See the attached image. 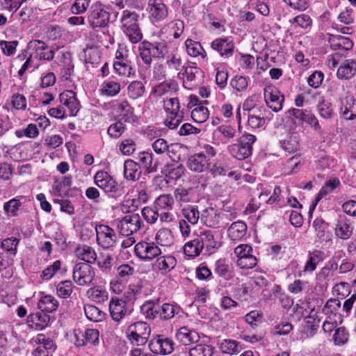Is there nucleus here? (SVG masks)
Instances as JSON below:
<instances>
[{
    "mask_svg": "<svg viewBox=\"0 0 356 356\" xmlns=\"http://www.w3.org/2000/svg\"><path fill=\"white\" fill-rule=\"evenodd\" d=\"M325 254L323 251L315 250L309 253V259L307 261L305 267V272H313L316 268V265L323 260Z\"/></svg>",
    "mask_w": 356,
    "mask_h": 356,
    "instance_id": "obj_32",
    "label": "nucleus"
},
{
    "mask_svg": "<svg viewBox=\"0 0 356 356\" xmlns=\"http://www.w3.org/2000/svg\"><path fill=\"white\" fill-rule=\"evenodd\" d=\"M126 302L118 298H112L109 303L111 316L115 321H120L127 314Z\"/></svg>",
    "mask_w": 356,
    "mask_h": 356,
    "instance_id": "obj_21",
    "label": "nucleus"
},
{
    "mask_svg": "<svg viewBox=\"0 0 356 356\" xmlns=\"http://www.w3.org/2000/svg\"><path fill=\"white\" fill-rule=\"evenodd\" d=\"M125 127L121 121L111 124L108 128V134L114 138H119L124 131Z\"/></svg>",
    "mask_w": 356,
    "mask_h": 356,
    "instance_id": "obj_64",
    "label": "nucleus"
},
{
    "mask_svg": "<svg viewBox=\"0 0 356 356\" xmlns=\"http://www.w3.org/2000/svg\"><path fill=\"white\" fill-rule=\"evenodd\" d=\"M220 349L223 353L234 355L241 350V346L235 340L225 339L220 343Z\"/></svg>",
    "mask_w": 356,
    "mask_h": 356,
    "instance_id": "obj_44",
    "label": "nucleus"
},
{
    "mask_svg": "<svg viewBox=\"0 0 356 356\" xmlns=\"http://www.w3.org/2000/svg\"><path fill=\"white\" fill-rule=\"evenodd\" d=\"M256 140L254 135L245 133L239 138L238 143L228 147V152L236 159L244 160L252 154V145Z\"/></svg>",
    "mask_w": 356,
    "mask_h": 356,
    "instance_id": "obj_3",
    "label": "nucleus"
},
{
    "mask_svg": "<svg viewBox=\"0 0 356 356\" xmlns=\"http://www.w3.org/2000/svg\"><path fill=\"white\" fill-rule=\"evenodd\" d=\"M220 213L218 209L209 207L201 212L200 222L209 227H218L220 222Z\"/></svg>",
    "mask_w": 356,
    "mask_h": 356,
    "instance_id": "obj_18",
    "label": "nucleus"
},
{
    "mask_svg": "<svg viewBox=\"0 0 356 356\" xmlns=\"http://www.w3.org/2000/svg\"><path fill=\"white\" fill-rule=\"evenodd\" d=\"M189 356H212L213 348L205 343H200L191 348L188 352Z\"/></svg>",
    "mask_w": 356,
    "mask_h": 356,
    "instance_id": "obj_47",
    "label": "nucleus"
},
{
    "mask_svg": "<svg viewBox=\"0 0 356 356\" xmlns=\"http://www.w3.org/2000/svg\"><path fill=\"white\" fill-rule=\"evenodd\" d=\"M207 103V101H204L192 110L191 118L195 122L203 123L209 118V110L204 106Z\"/></svg>",
    "mask_w": 356,
    "mask_h": 356,
    "instance_id": "obj_35",
    "label": "nucleus"
},
{
    "mask_svg": "<svg viewBox=\"0 0 356 356\" xmlns=\"http://www.w3.org/2000/svg\"><path fill=\"white\" fill-rule=\"evenodd\" d=\"M356 73V61L346 60L337 70V77L340 79H349Z\"/></svg>",
    "mask_w": 356,
    "mask_h": 356,
    "instance_id": "obj_29",
    "label": "nucleus"
},
{
    "mask_svg": "<svg viewBox=\"0 0 356 356\" xmlns=\"http://www.w3.org/2000/svg\"><path fill=\"white\" fill-rule=\"evenodd\" d=\"M230 85L238 92H242L246 90L248 81L245 76H236L230 81Z\"/></svg>",
    "mask_w": 356,
    "mask_h": 356,
    "instance_id": "obj_62",
    "label": "nucleus"
},
{
    "mask_svg": "<svg viewBox=\"0 0 356 356\" xmlns=\"http://www.w3.org/2000/svg\"><path fill=\"white\" fill-rule=\"evenodd\" d=\"M193 191L192 188H178L174 192V196L177 202L179 203H187L193 200Z\"/></svg>",
    "mask_w": 356,
    "mask_h": 356,
    "instance_id": "obj_42",
    "label": "nucleus"
},
{
    "mask_svg": "<svg viewBox=\"0 0 356 356\" xmlns=\"http://www.w3.org/2000/svg\"><path fill=\"white\" fill-rule=\"evenodd\" d=\"M180 307L177 305H172L170 303H164L161 307V314L162 320H169L173 318L175 314H178Z\"/></svg>",
    "mask_w": 356,
    "mask_h": 356,
    "instance_id": "obj_51",
    "label": "nucleus"
},
{
    "mask_svg": "<svg viewBox=\"0 0 356 356\" xmlns=\"http://www.w3.org/2000/svg\"><path fill=\"white\" fill-rule=\"evenodd\" d=\"M163 108L166 113L165 124L170 129H176L184 118V112L180 110L178 98H166L163 101Z\"/></svg>",
    "mask_w": 356,
    "mask_h": 356,
    "instance_id": "obj_2",
    "label": "nucleus"
},
{
    "mask_svg": "<svg viewBox=\"0 0 356 356\" xmlns=\"http://www.w3.org/2000/svg\"><path fill=\"white\" fill-rule=\"evenodd\" d=\"M60 102L67 106L72 116L76 115L80 109V103L76 97V94L72 90H66L60 93Z\"/></svg>",
    "mask_w": 356,
    "mask_h": 356,
    "instance_id": "obj_19",
    "label": "nucleus"
},
{
    "mask_svg": "<svg viewBox=\"0 0 356 356\" xmlns=\"http://www.w3.org/2000/svg\"><path fill=\"white\" fill-rule=\"evenodd\" d=\"M138 50L143 63L149 65L152 62V58H155L152 51L150 42L147 41L142 42L138 46Z\"/></svg>",
    "mask_w": 356,
    "mask_h": 356,
    "instance_id": "obj_45",
    "label": "nucleus"
},
{
    "mask_svg": "<svg viewBox=\"0 0 356 356\" xmlns=\"http://www.w3.org/2000/svg\"><path fill=\"white\" fill-rule=\"evenodd\" d=\"M349 337V334L344 327H340L335 330L333 339L335 345L341 346L345 344Z\"/></svg>",
    "mask_w": 356,
    "mask_h": 356,
    "instance_id": "obj_59",
    "label": "nucleus"
},
{
    "mask_svg": "<svg viewBox=\"0 0 356 356\" xmlns=\"http://www.w3.org/2000/svg\"><path fill=\"white\" fill-rule=\"evenodd\" d=\"M148 7L149 17L153 22H159L168 17L167 6L162 0H149Z\"/></svg>",
    "mask_w": 356,
    "mask_h": 356,
    "instance_id": "obj_14",
    "label": "nucleus"
},
{
    "mask_svg": "<svg viewBox=\"0 0 356 356\" xmlns=\"http://www.w3.org/2000/svg\"><path fill=\"white\" fill-rule=\"evenodd\" d=\"M264 98L267 105L273 111L278 112L282 109L284 96H280V91L275 87H266L264 88Z\"/></svg>",
    "mask_w": 356,
    "mask_h": 356,
    "instance_id": "obj_13",
    "label": "nucleus"
},
{
    "mask_svg": "<svg viewBox=\"0 0 356 356\" xmlns=\"http://www.w3.org/2000/svg\"><path fill=\"white\" fill-rule=\"evenodd\" d=\"M340 184V181L337 179H331L328 181L320 190L318 193L316 200L312 203L309 207V213L311 216L314 210L315 209L318 202L326 195L334 191Z\"/></svg>",
    "mask_w": 356,
    "mask_h": 356,
    "instance_id": "obj_27",
    "label": "nucleus"
},
{
    "mask_svg": "<svg viewBox=\"0 0 356 356\" xmlns=\"http://www.w3.org/2000/svg\"><path fill=\"white\" fill-rule=\"evenodd\" d=\"M58 305V301L54 296L45 295L41 297L38 303V307L42 312L51 313L56 310Z\"/></svg>",
    "mask_w": 356,
    "mask_h": 356,
    "instance_id": "obj_31",
    "label": "nucleus"
},
{
    "mask_svg": "<svg viewBox=\"0 0 356 356\" xmlns=\"http://www.w3.org/2000/svg\"><path fill=\"white\" fill-rule=\"evenodd\" d=\"M161 172L165 177L172 180H177L184 174L185 168L181 164L175 165L173 163H168L161 168Z\"/></svg>",
    "mask_w": 356,
    "mask_h": 356,
    "instance_id": "obj_26",
    "label": "nucleus"
},
{
    "mask_svg": "<svg viewBox=\"0 0 356 356\" xmlns=\"http://www.w3.org/2000/svg\"><path fill=\"white\" fill-rule=\"evenodd\" d=\"M247 230L245 223L242 221L233 222L228 228V236L232 240H238L245 236Z\"/></svg>",
    "mask_w": 356,
    "mask_h": 356,
    "instance_id": "obj_34",
    "label": "nucleus"
},
{
    "mask_svg": "<svg viewBox=\"0 0 356 356\" xmlns=\"http://www.w3.org/2000/svg\"><path fill=\"white\" fill-rule=\"evenodd\" d=\"M134 252L140 259L147 261L159 256L161 250L154 243L141 241L134 247Z\"/></svg>",
    "mask_w": 356,
    "mask_h": 356,
    "instance_id": "obj_11",
    "label": "nucleus"
},
{
    "mask_svg": "<svg viewBox=\"0 0 356 356\" xmlns=\"http://www.w3.org/2000/svg\"><path fill=\"white\" fill-rule=\"evenodd\" d=\"M166 65L169 70L175 72H178L184 67L181 57L174 54H170L166 57Z\"/></svg>",
    "mask_w": 356,
    "mask_h": 356,
    "instance_id": "obj_57",
    "label": "nucleus"
},
{
    "mask_svg": "<svg viewBox=\"0 0 356 356\" xmlns=\"http://www.w3.org/2000/svg\"><path fill=\"white\" fill-rule=\"evenodd\" d=\"M182 214L187 222L192 225H195L200 220L201 213L195 206H188L183 209Z\"/></svg>",
    "mask_w": 356,
    "mask_h": 356,
    "instance_id": "obj_49",
    "label": "nucleus"
},
{
    "mask_svg": "<svg viewBox=\"0 0 356 356\" xmlns=\"http://www.w3.org/2000/svg\"><path fill=\"white\" fill-rule=\"evenodd\" d=\"M333 41L334 43L332 44V46H334L335 49L348 50L353 46V42L349 38L341 35L336 36Z\"/></svg>",
    "mask_w": 356,
    "mask_h": 356,
    "instance_id": "obj_63",
    "label": "nucleus"
},
{
    "mask_svg": "<svg viewBox=\"0 0 356 356\" xmlns=\"http://www.w3.org/2000/svg\"><path fill=\"white\" fill-rule=\"evenodd\" d=\"M179 89L178 83L172 79H169L161 83L156 88V92L160 95L173 94Z\"/></svg>",
    "mask_w": 356,
    "mask_h": 356,
    "instance_id": "obj_40",
    "label": "nucleus"
},
{
    "mask_svg": "<svg viewBox=\"0 0 356 356\" xmlns=\"http://www.w3.org/2000/svg\"><path fill=\"white\" fill-rule=\"evenodd\" d=\"M139 15L134 11L124 10L120 19L121 29L132 43H138L143 38L139 27Z\"/></svg>",
    "mask_w": 356,
    "mask_h": 356,
    "instance_id": "obj_1",
    "label": "nucleus"
},
{
    "mask_svg": "<svg viewBox=\"0 0 356 356\" xmlns=\"http://www.w3.org/2000/svg\"><path fill=\"white\" fill-rule=\"evenodd\" d=\"M71 184V177H64L61 180H56L54 181L53 189L56 195L61 196L63 193H66Z\"/></svg>",
    "mask_w": 356,
    "mask_h": 356,
    "instance_id": "obj_52",
    "label": "nucleus"
},
{
    "mask_svg": "<svg viewBox=\"0 0 356 356\" xmlns=\"http://www.w3.org/2000/svg\"><path fill=\"white\" fill-rule=\"evenodd\" d=\"M84 312L87 318L91 321L100 322L105 318V313L92 305H86Z\"/></svg>",
    "mask_w": 356,
    "mask_h": 356,
    "instance_id": "obj_36",
    "label": "nucleus"
},
{
    "mask_svg": "<svg viewBox=\"0 0 356 356\" xmlns=\"http://www.w3.org/2000/svg\"><path fill=\"white\" fill-rule=\"evenodd\" d=\"M174 198L169 194H163L159 196L155 200V207L159 211L172 209Z\"/></svg>",
    "mask_w": 356,
    "mask_h": 356,
    "instance_id": "obj_38",
    "label": "nucleus"
},
{
    "mask_svg": "<svg viewBox=\"0 0 356 356\" xmlns=\"http://www.w3.org/2000/svg\"><path fill=\"white\" fill-rule=\"evenodd\" d=\"M113 68L118 74L127 76H130L135 72L131 63L124 58H122L121 60L114 62Z\"/></svg>",
    "mask_w": 356,
    "mask_h": 356,
    "instance_id": "obj_37",
    "label": "nucleus"
},
{
    "mask_svg": "<svg viewBox=\"0 0 356 356\" xmlns=\"http://www.w3.org/2000/svg\"><path fill=\"white\" fill-rule=\"evenodd\" d=\"M340 111L346 120H353L356 117V102L353 97L346 96L341 99Z\"/></svg>",
    "mask_w": 356,
    "mask_h": 356,
    "instance_id": "obj_22",
    "label": "nucleus"
},
{
    "mask_svg": "<svg viewBox=\"0 0 356 356\" xmlns=\"http://www.w3.org/2000/svg\"><path fill=\"white\" fill-rule=\"evenodd\" d=\"M120 110L122 120L129 123H134L136 120V116L134 114L133 108L127 101H122L118 106Z\"/></svg>",
    "mask_w": 356,
    "mask_h": 356,
    "instance_id": "obj_41",
    "label": "nucleus"
},
{
    "mask_svg": "<svg viewBox=\"0 0 356 356\" xmlns=\"http://www.w3.org/2000/svg\"><path fill=\"white\" fill-rule=\"evenodd\" d=\"M75 255L88 264H94L97 259V253L95 250L86 245H79L74 250Z\"/></svg>",
    "mask_w": 356,
    "mask_h": 356,
    "instance_id": "obj_25",
    "label": "nucleus"
},
{
    "mask_svg": "<svg viewBox=\"0 0 356 356\" xmlns=\"http://www.w3.org/2000/svg\"><path fill=\"white\" fill-rule=\"evenodd\" d=\"M173 342L168 338L157 337L151 340L149 343L150 350L156 355H168L173 350Z\"/></svg>",
    "mask_w": 356,
    "mask_h": 356,
    "instance_id": "obj_16",
    "label": "nucleus"
},
{
    "mask_svg": "<svg viewBox=\"0 0 356 356\" xmlns=\"http://www.w3.org/2000/svg\"><path fill=\"white\" fill-rule=\"evenodd\" d=\"M44 312L40 311L30 314L28 316V323L35 325L37 330H42L48 325L50 320L49 316Z\"/></svg>",
    "mask_w": 356,
    "mask_h": 356,
    "instance_id": "obj_30",
    "label": "nucleus"
},
{
    "mask_svg": "<svg viewBox=\"0 0 356 356\" xmlns=\"http://www.w3.org/2000/svg\"><path fill=\"white\" fill-rule=\"evenodd\" d=\"M257 264V259L254 255H249L243 259H238L236 265L241 269H252Z\"/></svg>",
    "mask_w": 356,
    "mask_h": 356,
    "instance_id": "obj_61",
    "label": "nucleus"
},
{
    "mask_svg": "<svg viewBox=\"0 0 356 356\" xmlns=\"http://www.w3.org/2000/svg\"><path fill=\"white\" fill-rule=\"evenodd\" d=\"M128 95L133 99L142 97L145 92V86L139 81H132L128 86Z\"/></svg>",
    "mask_w": 356,
    "mask_h": 356,
    "instance_id": "obj_48",
    "label": "nucleus"
},
{
    "mask_svg": "<svg viewBox=\"0 0 356 356\" xmlns=\"http://www.w3.org/2000/svg\"><path fill=\"white\" fill-rule=\"evenodd\" d=\"M73 291V284L70 280L60 282L56 286V293L58 297L67 298L70 296Z\"/></svg>",
    "mask_w": 356,
    "mask_h": 356,
    "instance_id": "obj_50",
    "label": "nucleus"
},
{
    "mask_svg": "<svg viewBox=\"0 0 356 356\" xmlns=\"http://www.w3.org/2000/svg\"><path fill=\"white\" fill-rule=\"evenodd\" d=\"M185 44L187 53L189 56L193 57H196L197 56H202V58L206 57V51L199 42L188 39L185 42Z\"/></svg>",
    "mask_w": 356,
    "mask_h": 356,
    "instance_id": "obj_39",
    "label": "nucleus"
},
{
    "mask_svg": "<svg viewBox=\"0 0 356 356\" xmlns=\"http://www.w3.org/2000/svg\"><path fill=\"white\" fill-rule=\"evenodd\" d=\"M143 225L138 213H128L117 220V227L120 234L130 236L138 232Z\"/></svg>",
    "mask_w": 356,
    "mask_h": 356,
    "instance_id": "obj_6",
    "label": "nucleus"
},
{
    "mask_svg": "<svg viewBox=\"0 0 356 356\" xmlns=\"http://www.w3.org/2000/svg\"><path fill=\"white\" fill-rule=\"evenodd\" d=\"M335 234L337 237L347 240L353 234V227L347 222H339L335 228Z\"/></svg>",
    "mask_w": 356,
    "mask_h": 356,
    "instance_id": "obj_54",
    "label": "nucleus"
},
{
    "mask_svg": "<svg viewBox=\"0 0 356 356\" xmlns=\"http://www.w3.org/2000/svg\"><path fill=\"white\" fill-rule=\"evenodd\" d=\"M301 159L300 155L296 154L290 158L285 164V173L291 175L297 172L300 169Z\"/></svg>",
    "mask_w": 356,
    "mask_h": 356,
    "instance_id": "obj_58",
    "label": "nucleus"
},
{
    "mask_svg": "<svg viewBox=\"0 0 356 356\" xmlns=\"http://www.w3.org/2000/svg\"><path fill=\"white\" fill-rule=\"evenodd\" d=\"M141 169L139 164L131 159H127L124 163V177L127 180L136 181L141 176Z\"/></svg>",
    "mask_w": 356,
    "mask_h": 356,
    "instance_id": "obj_24",
    "label": "nucleus"
},
{
    "mask_svg": "<svg viewBox=\"0 0 356 356\" xmlns=\"http://www.w3.org/2000/svg\"><path fill=\"white\" fill-rule=\"evenodd\" d=\"M291 24L296 27L302 29H307L312 24V19L309 15L306 14H300L289 20Z\"/></svg>",
    "mask_w": 356,
    "mask_h": 356,
    "instance_id": "obj_55",
    "label": "nucleus"
},
{
    "mask_svg": "<svg viewBox=\"0 0 356 356\" xmlns=\"http://www.w3.org/2000/svg\"><path fill=\"white\" fill-rule=\"evenodd\" d=\"M102 91L108 96H115L120 91V85L115 81H105L102 84Z\"/></svg>",
    "mask_w": 356,
    "mask_h": 356,
    "instance_id": "obj_56",
    "label": "nucleus"
},
{
    "mask_svg": "<svg viewBox=\"0 0 356 356\" xmlns=\"http://www.w3.org/2000/svg\"><path fill=\"white\" fill-rule=\"evenodd\" d=\"M177 339L184 346L197 343L200 340L199 333L187 326L181 327L176 333Z\"/></svg>",
    "mask_w": 356,
    "mask_h": 356,
    "instance_id": "obj_20",
    "label": "nucleus"
},
{
    "mask_svg": "<svg viewBox=\"0 0 356 356\" xmlns=\"http://www.w3.org/2000/svg\"><path fill=\"white\" fill-rule=\"evenodd\" d=\"M95 184L106 193L116 197L121 195L122 189L115 180L105 171H98L94 176Z\"/></svg>",
    "mask_w": 356,
    "mask_h": 356,
    "instance_id": "obj_8",
    "label": "nucleus"
},
{
    "mask_svg": "<svg viewBox=\"0 0 356 356\" xmlns=\"http://www.w3.org/2000/svg\"><path fill=\"white\" fill-rule=\"evenodd\" d=\"M188 168L195 172H203L209 169V159L203 153L191 156L187 162Z\"/></svg>",
    "mask_w": 356,
    "mask_h": 356,
    "instance_id": "obj_17",
    "label": "nucleus"
},
{
    "mask_svg": "<svg viewBox=\"0 0 356 356\" xmlns=\"http://www.w3.org/2000/svg\"><path fill=\"white\" fill-rule=\"evenodd\" d=\"M341 307V302L338 299L331 298L326 302L322 311L324 314L328 316L330 318L331 316H334L340 319L341 315L339 312Z\"/></svg>",
    "mask_w": 356,
    "mask_h": 356,
    "instance_id": "obj_33",
    "label": "nucleus"
},
{
    "mask_svg": "<svg viewBox=\"0 0 356 356\" xmlns=\"http://www.w3.org/2000/svg\"><path fill=\"white\" fill-rule=\"evenodd\" d=\"M152 147L156 154H161L167 152L173 161L176 160L172 154H175V148L177 147V144H169L166 140L158 138L152 143Z\"/></svg>",
    "mask_w": 356,
    "mask_h": 356,
    "instance_id": "obj_23",
    "label": "nucleus"
},
{
    "mask_svg": "<svg viewBox=\"0 0 356 356\" xmlns=\"http://www.w3.org/2000/svg\"><path fill=\"white\" fill-rule=\"evenodd\" d=\"M197 236L187 242L184 246L185 254L190 257H196L202 252Z\"/></svg>",
    "mask_w": 356,
    "mask_h": 356,
    "instance_id": "obj_46",
    "label": "nucleus"
},
{
    "mask_svg": "<svg viewBox=\"0 0 356 356\" xmlns=\"http://www.w3.org/2000/svg\"><path fill=\"white\" fill-rule=\"evenodd\" d=\"M211 48L217 51L222 57L232 56L234 53V44L229 38H219L211 43Z\"/></svg>",
    "mask_w": 356,
    "mask_h": 356,
    "instance_id": "obj_15",
    "label": "nucleus"
},
{
    "mask_svg": "<svg viewBox=\"0 0 356 356\" xmlns=\"http://www.w3.org/2000/svg\"><path fill=\"white\" fill-rule=\"evenodd\" d=\"M110 21V13L102 3H96L91 8L88 22L92 29L104 28Z\"/></svg>",
    "mask_w": 356,
    "mask_h": 356,
    "instance_id": "obj_9",
    "label": "nucleus"
},
{
    "mask_svg": "<svg viewBox=\"0 0 356 356\" xmlns=\"http://www.w3.org/2000/svg\"><path fill=\"white\" fill-rule=\"evenodd\" d=\"M202 250H204L207 254L214 253L220 246V243L217 241L210 230L201 232L197 235Z\"/></svg>",
    "mask_w": 356,
    "mask_h": 356,
    "instance_id": "obj_12",
    "label": "nucleus"
},
{
    "mask_svg": "<svg viewBox=\"0 0 356 356\" xmlns=\"http://www.w3.org/2000/svg\"><path fill=\"white\" fill-rule=\"evenodd\" d=\"M95 277V269L90 264L80 262L74 266L72 278L79 286H83L92 284Z\"/></svg>",
    "mask_w": 356,
    "mask_h": 356,
    "instance_id": "obj_7",
    "label": "nucleus"
},
{
    "mask_svg": "<svg viewBox=\"0 0 356 356\" xmlns=\"http://www.w3.org/2000/svg\"><path fill=\"white\" fill-rule=\"evenodd\" d=\"M96 241L103 249H108L115 246L117 235L115 230L106 225H98L95 227Z\"/></svg>",
    "mask_w": 356,
    "mask_h": 356,
    "instance_id": "obj_10",
    "label": "nucleus"
},
{
    "mask_svg": "<svg viewBox=\"0 0 356 356\" xmlns=\"http://www.w3.org/2000/svg\"><path fill=\"white\" fill-rule=\"evenodd\" d=\"M151 328L143 321L131 324L127 330V337L131 344L137 346L145 345L150 336Z\"/></svg>",
    "mask_w": 356,
    "mask_h": 356,
    "instance_id": "obj_4",
    "label": "nucleus"
},
{
    "mask_svg": "<svg viewBox=\"0 0 356 356\" xmlns=\"http://www.w3.org/2000/svg\"><path fill=\"white\" fill-rule=\"evenodd\" d=\"M159 212L157 209L145 207L142 209L141 214L147 223L154 224L159 219Z\"/></svg>",
    "mask_w": 356,
    "mask_h": 356,
    "instance_id": "obj_60",
    "label": "nucleus"
},
{
    "mask_svg": "<svg viewBox=\"0 0 356 356\" xmlns=\"http://www.w3.org/2000/svg\"><path fill=\"white\" fill-rule=\"evenodd\" d=\"M215 271L220 277L227 280L232 278L229 266L224 259H219L216 262Z\"/></svg>",
    "mask_w": 356,
    "mask_h": 356,
    "instance_id": "obj_53",
    "label": "nucleus"
},
{
    "mask_svg": "<svg viewBox=\"0 0 356 356\" xmlns=\"http://www.w3.org/2000/svg\"><path fill=\"white\" fill-rule=\"evenodd\" d=\"M176 265L177 259L175 257L169 255L159 257L156 261L154 266L161 272V274H166L174 269Z\"/></svg>",
    "mask_w": 356,
    "mask_h": 356,
    "instance_id": "obj_28",
    "label": "nucleus"
},
{
    "mask_svg": "<svg viewBox=\"0 0 356 356\" xmlns=\"http://www.w3.org/2000/svg\"><path fill=\"white\" fill-rule=\"evenodd\" d=\"M282 149L289 153H293L299 149V137L297 134H292L281 142Z\"/></svg>",
    "mask_w": 356,
    "mask_h": 356,
    "instance_id": "obj_43",
    "label": "nucleus"
},
{
    "mask_svg": "<svg viewBox=\"0 0 356 356\" xmlns=\"http://www.w3.org/2000/svg\"><path fill=\"white\" fill-rule=\"evenodd\" d=\"M27 49L30 51V57L38 60L51 61L54 59L58 47H49L44 41L32 40L29 42Z\"/></svg>",
    "mask_w": 356,
    "mask_h": 356,
    "instance_id": "obj_5",
    "label": "nucleus"
}]
</instances>
